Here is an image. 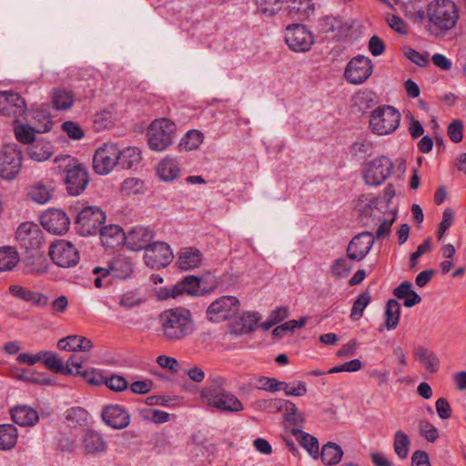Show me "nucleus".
Listing matches in <instances>:
<instances>
[{"label":"nucleus","instance_id":"obj_1","mask_svg":"<svg viewBox=\"0 0 466 466\" xmlns=\"http://www.w3.org/2000/svg\"><path fill=\"white\" fill-rule=\"evenodd\" d=\"M459 19L456 5L451 0H436L430 3L425 10H419L414 17L417 24H424L430 35L440 37L452 29Z\"/></svg>","mask_w":466,"mask_h":466},{"label":"nucleus","instance_id":"obj_2","mask_svg":"<svg viewBox=\"0 0 466 466\" xmlns=\"http://www.w3.org/2000/svg\"><path fill=\"white\" fill-rule=\"evenodd\" d=\"M159 324L162 336L168 342L182 340L195 330L190 310L181 307L163 311L159 315Z\"/></svg>","mask_w":466,"mask_h":466},{"label":"nucleus","instance_id":"obj_3","mask_svg":"<svg viewBox=\"0 0 466 466\" xmlns=\"http://www.w3.org/2000/svg\"><path fill=\"white\" fill-rule=\"evenodd\" d=\"M227 380L221 376L210 377L201 390V398L208 406L224 412H238L244 405L238 397L227 389Z\"/></svg>","mask_w":466,"mask_h":466},{"label":"nucleus","instance_id":"obj_4","mask_svg":"<svg viewBox=\"0 0 466 466\" xmlns=\"http://www.w3.org/2000/svg\"><path fill=\"white\" fill-rule=\"evenodd\" d=\"M54 169L64 176L66 188L70 196L80 195L89 183V176L85 165L70 155L56 157Z\"/></svg>","mask_w":466,"mask_h":466},{"label":"nucleus","instance_id":"obj_5","mask_svg":"<svg viewBox=\"0 0 466 466\" xmlns=\"http://www.w3.org/2000/svg\"><path fill=\"white\" fill-rule=\"evenodd\" d=\"M400 117V112L394 106H380L370 113V128L379 136L391 134L399 127Z\"/></svg>","mask_w":466,"mask_h":466},{"label":"nucleus","instance_id":"obj_6","mask_svg":"<svg viewBox=\"0 0 466 466\" xmlns=\"http://www.w3.org/2000/svg\"><path fill=\"white\" fill-rule=\"evenodd\" d=\"M15 239L20 248L31 257L37 255L46 245L42 228L34 222L20 224L15 232Z\"/></svg>","mask_w":466,"mask_h":466},{"label":"nucleus","instance_id":"obj_7","mask_svg":"<svg viewBox=\"0 0 466 466\" xmlns=\"http://www.w3.org/2000/svg\"><path fill=\"white\" fill-rule=\"evenodd\" d=\"M176 125L167 118L154 120L147 131L148 146L152 150H166L173 142Z\"/></svg>","mask_w":466,"mask_h":466},{"label":"nucleus","instance_id":"obj_8","mask_svg":"<svg viewBox=\"0 0 466 466\" xmlns=\"http://www.w3.org/2000/svg\"><path fill=\"white\" fill-rule=\"evenodd\" d=\"M106 221V214L96 206L83 208L75 221L76 230L83 237L96 235Z\"/></svg>","mask_w":466,"mask_h":466},{"label":"nucleus","instance_id":"obj_9","mask_svg":"<svg viewBox=\"0 0 466 466\" xmlns=\"http://www.w3.org/2000/svg\"><path fill=\"white\" fill-rule=\"evenodd\" d=\"M22 151L17 144H6L0 149V177L11 181L22 168Z\"/></svg>","mask_w":466,"mask_h":466},{"label":"nucleus","instance_id":"obj_10","mask_svg":"<svg viewBox=\"0 0 466 466\" xmlns=\"http://www.w3.org/2000/svg\"><path fill=\"white\" fill-rule=\"evenodd\" d=\"M393 167V163L388 157H375L366 163L363 169V179L369 186H380L390 177Z\"/></svg>","mask_w":466,"mask_h":466},{"label":"nucleus","instance_id":"obj_11","mask_svg":"<svg viewBox=\"0 0 466 466\" xmlns=\"http://www.w3.org/2000/svg\"><path fill=\"white\" fill-rule=\"evenodd\" d=\"M239 306V300L235 296H222L208 306L207 319L216 323L231 319L238 312Z\"/></svg>","mask_w":466,"mask_h":466},{"label":"nucleus","instance_id":"obj_12","mask_svg":"<svg viewBox=\"0 0 466 466\" xmlns=\"http://www.w3.org/2000/svg\"><path fill=\"white\" fill-rule=\"evenodd\" d=\"M119 147L114 143H105L99 147L93 157V167L96 174L107 175L118 166Z\"/></svg>","mask_w":466,"mask_h":466},{"label":"nucleus","instance_id":"obj_13","mask_svg":"<svg viewBox=\"0 0 466 466\" xmlns=\"http://www.w3.org/2000/svg\"><path fill=\"white\" fill-rule=\"evenodd\" d=\"M373 65L371 60L365 56L358 55L352 57L347 64L344 77L352 85L363 84L371 76Z\"/></svg>","mask_w":466,"mask_h":466},{"label":"nucleus","instance_id":"obj_14","mask_svg":"<svg viewBox=\"0 0 466 466\" xmlns=\"http://www.w3.org/2000/svg\"><path fill=\"white\" fill-rule=\"evenodd\" d=\"M285 42L295 52H307L314 44V37L306 25L292 24L285 31Z\"/></svg>","mask_w":466,"mask_h":466},{"label":"nucleus","instance_id":"obj_15","mask_svg":"<svg viewBox=\"0 0 466 466\" xmlns=\"http://www.w3.org/2000/svg\"><path fill=\"white\" fill-rule=\"evenodd\" d=\"M49 256L53 262L61 268H70L79 261V253L76 248L69 241L61 239L49 247Z\"/></svg>","mask_w":466,"mask_h":466},{"label":"nucleus","instance_id":"obj_16","mask_svg":"<svg viewBox=\"0 0 466 466\" xmlns=\"http://www.w3.org/2000/svg\"><path fill=\"white\" fill-rule=\"evenodd\" d=\"M26 111L25 99L16 92H0V114L13 117L14 123H18L19 118L24 116Z\"/></svg>","mask_w":466,"mask_h":466},{"label":"nucleus","instance_id":"obj_17","mask_svg":"<svg viewBox=\"0 0 466 466\" xmlns=\"http://www.w3.org/2000/svg\"><path fill=\"white\" fill-rule=\"evenodd\" d=\"M173 258L170 247L162 241L153 242L146 250L144 260L147 266L153 269L167 267Z\"/></svg>","mask_w":466,"mask_h":466},{"label":"nucleus","instance_id":"obj_18","mask_svg":"<svg viewBox=\"0 0 466 466\" xmlns=\"http://www.w3.org/2000/svg\"><path fill=\"white\" fill-rule=\"evenodd\" d=\"M374 244L372 233L364 231L359 233L350 241L347 248V258L350 260L360 261L370 252Z\"/></svg>","mask_w":466,"mask_h":466},{"label":"nucleus","instance_id":"obj_19","mask_svg":"<svg viewBox=\"0 0 466 466\" xmlns=\"http://www.w3.org/2000/svg\"><path fill=\"white\" fill-rule=\"evenodd\" d=\"M41 225L50 233L62 235L70 225V219L61 209H49L41 215Z\"/></svg>","mask_w":466,"mask_h":466},{"label":"nucleus","instance_id":"obj_20","mask_svg":"<svg viewBox=\"0 0 466 466\" xmlns=\"http://www.w3.org/2000/svg\"><path fill=\"white\" fill-rule=\"evenodd\" d=\"M154 231L148 227L137 226L126 234V247L133 251L147 250L153 243Z\"/></svg>","mask_w":466,"mask_h":466},{"label":"nucleus","instance_id":"obj_21","mask_svg":"<svg viewBox=\"0 0 466 466\" xmlns=\"http://www.w3.org/2000/svg\"><path fill=\"white\" fill-rule=\"evenodd\" d=\"M102 420L113 429L121 430L128 426L130 417L128 412L120 405H109L103 409Z\"/></svg>","mask_w":466,"mask_h":466},{"label":"nucleus","instance_id":"obj_22","mask_svg":"<svg viewBox=\"0 0 466 466\" xmlns=\"http://www.w3.org/2000/svg\"><path fill=\"white\" fill-rule=\"evenodd\" d=\"M98 232L100 233L101 242L106 248H115L126 242V234L118 225L110 224L101 227Z\"/></svg>","mask_w":466,"mask_h":466},{"label":"nucleus","instance_id":"obj_23","mask_svg":"<svg viewBox=\"0 0 466 466\" xmlns=\"http://www.w3.org/2000/svg\"><path fill=\"white\" fill-rule=\"evenodd\" d=\"M82 446L86 454L98 455L104 453L107 449V444L103 436L94 431L88 430L82 437Z\"/></svg>","mask_w":466,"mask_h":466},{"label":"nucleus","instance_id":"obj_24","mask_svg":"<svg viewBox=\"0 0 466 466\" xmlns=\"http://www.w3.org/2000/svg\"><path fill=\"white\" fill-rule=\"evenodd\" d=\"M10 415L15 423L24 427L33 426L39 420L37 411L26 405H18L12 408Z\"/></svg>","mask_w":466,"mask_h":466},{"label":"nucleus","instance_id":"obj_25","mask_svg":"<svg viewBox=\"0 0 466 466\" xmlns=\"http://www.w3.org/2000/svg\"><path fill=\"white\" fill-rule=\"evenodd\" d=\"M287 10L292 18L304 20L313 13L314 3L312 0H288Z\"/></svg>","mask_w":466,"mask_h":466},{"label":"nucleus","instance_id":"obj_26","mask_svg":"<svg viewBox=\"0 0 466 466\" xmlns=\"http://www.w3.org/2000/svg\"><path fill=\"white\" fill-rule=\"evenodd\" d=\"M110 275L116 279H126L129 278L133 272L132 261L122 255L115 257L108 265Z\"/></svg>","mask_w":466,"mask_h":466},{"label":"nucleus","instance_id":"obj_27","mask_svg":"<svg viewBox=\"0 0 466 466\" xmlns=\"http://www.w3.org/2000/svg\"><path fill=\"white\" fill-rule=\"evenodd\" d=\"M201 259V252L198 248L189 247L180 250L177 263L179 268L189 270L198 267Z\"/></svg>","mask_w":466,"mask_h":466},{"label":"nucleus","instance_id":"obj_28","mask_svg":"<svg viewBox=\"0 0 466 466\" xmlns=\"http://www.w3.org/2000/svg\"><path fill=\"white\" fill-rule=\"evenodd\" d=\"M318 30L322 34L335 33V37L340 38L342 33L345 32V25L343 21L337 16L324 15L318 20Z\"/></svg>","mask_w":466,"mask_h":466},{"label":"nucleus","instance_id":"obj_29","mask_svg":"<svg viewBox=\"0 0 466 466\" xmlns=\"http://www.w3.org/2000/svg\"><path fill=\"white\" fill-rule=\"evenodd\" d=\"M88 418L86 410L79 406L71 407L65 411V422L72 429L86 426Z\"/></svg>","mask_w":466,"mask_h":466},{"label":"nucleus","instance_id":"obj_30","mask_svg":"<svg viewBox=\"0 0 466 466\" xmlns=\"http://www.w3.org/2000/svg\"><path fill=\"white\" fill-rule=\"evenodd\" d=\"M33 121L37 133L49 132L54 125L50 111L46 106H41L34 110Z\"/></svg>","mask_w":466,"mask_h":466},{"label":"nucleus","instance_id":"obj_31","mask_svg":"<svg viewBox=\"0 0 466 466\" xmlns=\"http://www.w3.org/2000/svg\"><path fill=\"white\" fill-rule=\"evenodd\" d=\"M393 295L399 299H405L403 304L407 308H411L421 301L420 296L412 290V285L409 281H403L395 288L393 289Z\"/></svg>","mask_w":466,"mask_h":466},{"label":"nucleus","instance_id":"obj_32","mask_svg":"<svg viewBox=\"0 0 466 466\" xmlns=\"http://www.w3.org/2000/svg\"><path fill=\"white\" fill-rule=\"evenodd\" d=\"M53 107L58 111L67 110L72 107L75 102V96L72 91L66 88H55L51 94Z\"/></svg>","mask_w":466,"mask_h":466},{"label":"nucleus","instance_id":"obj_33","mask_svg":"<svg viewBox=\"0 0 466 466\" xmlns=\"http://www.w3.org/2000/svg\"><path fill=\"white\" fill-rule=\"evenodd\" d=\"M27 154L32 160L43 162L51 157L53 154V146L47 141H35L28 147Z\"/></svg>","mask_w":466,"mask_h":466},{"label":"nucleus","instance_id":"obj_34","mask_svg":"<svg viewBox=\"0 0 466 466\" xmlns=\"http://www.w3.org/2000/svg\"><path fill=\"white\" fill-rule=\"evenodd\" d=\"M157 174L164 181H172L180 174V165L175 158L166 157L157 167Z\"/></svg>","mask_w":466,"mask_h":466},{"label":"nucleus","instance_id":"obj_35","mask_svg":"<svg viewBox=\"0 0 466 466\" xmlns=\"http://www.w3.org/2000/svg\"><path fill=\"white\" fill-rule=\"evenodd\" d=\"M414 355L428 372L436 373L439 370L440 360L434 352L424 347H419L415 350Z\"/></svg>","mask_w":466,"mask_h":466},{"label":"nucleus","instance_id":"obj_36","mask_svg":"<svg viewBox=\"0 0 466 466\" xmlns=\"http://www.w3.org/2000/svg\"><path fill=\"white\" fill-rule=\"evenodd\" d=\"M45 354L44 364L49 370L63 374V375H74V370L68 366H65L63 361L58 358V355L52 351H42Z\"/></svg>","mask_w":466,"mask_h":466},{"label":"nucleus","instance_id":"obj_37","mask_svg":"<svg viewBox=\"0 0 466 466\" xmlns=\"http://www.w3.org/2000/svg\"><path fill=\"white\" fill-rule=\"evenodd\" d=\"M118 166L123 169H130L141 160V151L136 147L119 148Z\"/></svg>","mask_w":466,"mask_h":466},{"label":"nucleus","instance_id":"obj_38","mask_svg":"<svg viewBox=\"0 0 466 466\" xmlns=\"http://www.w3.org/2000/svg\"><path fill=\"white\" fill-rule=\"evenodd\" d=\"M293 436L299 444L307 450V451L314 458L319 457V441L317 438L299 429L292 430Z\"/></svg>","mask_w":466,"mask_h":466},{"label":"nucleus","instance_id":"obj_39","mask_svg":"<svg viewBox=\"0 0 466 466\" xmlns=\"http://www.w3.org/2000/svg\"><path fill=\"white\" fill-rule=\"evenodd\" d=\"M18 431L13 424L0 425V450L9 451L17 442Z\"/></svg>","mask_w":466,"mask_h":466},{"label":"nucleus","instance_id":"obj_40","mask_svg":"<svg viewBox=\"0 0 466 466\" xmlns=\"http://www.w3.org/2000/svg\"><path fill=\"white\" fill-rule=\"evenodd\" d=\"M400 317V305L396 299H389L385 307V327L388 330L398 327Z\"/></svg>","mask_w":466,"mask_h":466},{"label":"nucleus","instance_id":"obj_41","mask_svg":"<svg viewBox=\"0 0 466 466\" xmlns=\"http://www.w3.org/2000/svg\"><path fill=\"white\" fill-rule=\"evenodd\" d=\"M382 218V211L373 202L366 205L360 211V221L364 227H374Z\"/></svg>","mask_w":466,"mask_h":466},{"label":"nucleus","instance_id":"obj_42","mask_svg":"<svg viewBox=\"0 0 466 466\" xmlns=\"http://www.w3.org/2000/svg\"><path fill=\"white\" fill-rule=\"evenodd\" d=\"M342 455L343 451L338 444L328 442L322 447L320 458L324 464L335 465L341 461Z\"/></svg>","mask_w":466,"mask_h":466},{"label":"nucleus","instance_id":"obj_43","mask_svg":"<svg viewBox=\"0 0 466 466\" xmlns=\"http://www.w3.org/2000/svg\"><path fill=\"white\" fill-rule=\"evenodd\" d=\"M19 262V256L13 247L0 248V272L13 269Z\"/></svg>","mask_w":466,"mask_h":466},{"label":"nucleus","instance_id":"obj_44","mask_svg":"<svg viewBox=\"0 0 466 466\" xmlns=\"http://www.w3.org/2000/svg\"><path fill=\"white\" fill-rule=\"evenodd\" d=\"M203 141V135L198 130H189L180 139L179 147L186 151L197 148Z\"/></svg>","mask_w":466,"mask_h":466},{"label":"nucleus","instance_id":"obj_45","mask_svg":"<svg viewBox=\"0 0 466 466\" xmlns=\"http://www.w3.org/2000/svg\"><path fill=\"white\" fill-rule=\"evenodd\" d=\"M14 127L15 135L16 139L24 144H32L35 139V134L36 132V128L27 124H18Z\"/></svg>","mask_w":466,"mask_h":466},{"label":"nucleus","instance_id":"obj_46","mask_svg":"<svg viewBox=\"0 0 466 466\" xmlns=\"http://www.w3.org/2000/svg\"><path fill=\"white\" fill-rule=\"evenodd\" d=\"M258 12L266 15H275L282 7V0H254Z\"/></svg>","mask_w":466,"mask_h":466},{"label":"nucleus","instance_id":"obj_47","mask_svg":"<svg viewBox=\"0 0 466 466\" xmlns=\"http://www.w3.org/2000/svg\"><path fill=\"white\" fill-rule=\"evenodd\" d=\"M51 197L50 189L42 184L32 187L28 192V198L37 204L43 205L47 203L51 199Z\"/></svg>","mask_w":466,"mask_h":466},{"label":"nucleus","instance_id":"obj_48","mask_svg":"<svg viewBox=\"0 0 466 466\" xmlns=\"http://www.w3.org/2000/svg\"><path fill=\"white\" fill-rule=\"evenodd\" d=\"M351 264L346 258H339L330 265V273L336 279H341L348 276L351 270Z\"/></svg>","mask_w":466,"mask_h":466},{"label":"nucleus","instance_id":"obj_49","mask_svg":"<svg viewBox=\"0 0 466 466\" xmlns=\"http://www.w3.org/2000/svg\"><path fill=\"white\" fill-rule=\"evenodd\" d=\"M370 296L369 292H363L360 294L353 303L350 312V319L353 321L359 320L362 317L363 311L365 308L370 304Z\"/></svg>","mask_w":466,"mask_h":466},{"label":"nucleus","instance_id":"obj_50","mask_svg":"<svg viewBox=\"0 0 466 466\" xmlns=\"http://www.w3.org/2000/svg\"><path fill=\"white\" fill-rule=\"evenodd\" d=\"M410 443L408 435L402 431H398L395 433L394 451L400 459H404L408 456Z\"/></svg>","mask_w":466,"mask_h":466},{"label":"nucleus","instance_id":"obj_51","mask_svg":"<svg viewBox=\"0 0 466 466\" xmlns=\"http://www.w3.org/2000/svg\"><path fill=\"white\" fill-rule=\"evenodd\" d=\"M103 385L106 386L114 392H123L127 390L129 382L121 375L111 374L109 376H105V382Z\"/></svg>","mask_w":466,"mask_h":466},{"label":"nucleus","instance_id":"obj_52","mask_svg":"<svg viewBox=\"0 0 466 466\" xmlns=\"http://www.w3.org/2000/svg\"><path fill=\"white\" fill-rule=\"evenodd\" d=\"M74 375L81 376L85 381L94 386H101L105 382V375L95 369L74 371Z\"/></svg>","mask_w":466,"mask_h":466},{"label":"nucleus","instance_id":"obj_53","mask_svg":"<svg viewBox=\"0 0 466 466\" xmlns=\"http://www.w3.org/2000/svg\"><path fill=\"white\" fill-rule=\"evenodd\" d=\"M258 319L259 318L257 313H243L240 317L241 328L237 332L239 334H248L254 331Z\"/></svg>","mask_w":466,"mask_h":466},{"label":"nucleus","instance_id":"obj_54","mask_svg":"<svg viewBox=\"0 0 466 466\" xmlns=\"http://www.w3.org/2000/svg\"><path fill=\"white\" fill-rule=\"evenodd\" d=\"M281 390H284L286 396L301 397L307 393L308 389L306 383L301 380L293 383L283 381Z\"/></svg>","mask_w":466,"mask_h":466},{"label":"nucleus","instance_id":"obj_55","mask_svg":"<svg viewBox=\"0 0 466 466\" xmlns=\"http://www.w3.org/2000/svg\"><path fill=\"white\" fill-rule=\"evenodd\" d=\"M385 20L388 25L396 33L400 35H407L408 34V25L406 22L394 14H387Z\"/></svg>","mask_w":466,"mask_h":466},{"label":"nucleus","instance_id":"obj_56","mask_svg":"<svg viewBox=\"0 0 466 466\" xmlns=\"http://www.w3.org/2000/svg\"><path fill=\"white\" fill-rule=\"evenodd\" d=\"M122 192L127 195H137L143 190V182L136 177H127L122 183Z\"/></svg>","mask_w":466,"mask_h":466},{"label":"nucleus","instance_id":"obj_57","mask_svg":"<svg viewBox=\"0 0 466 466\" xmlns=\"http://www.w3.org/2000/svg\"><path fill=\"white\" fill-rule=\"evenodd\" d=\"M361 361L359 359H354L347 361L341 365L335 366L328 370L329 374L338 372H355L361 369Z\"/></svg>","mask_w":466,"mask_h":466},{"label":"nucleus","instance_id":"obj_58","mask_svg":"<svg viewBox=\"0 0 466 466\" xmlns=\"http://www.w3.org/2000/svg\"><path fill=\"white\" fill-rule=\"evenodd\" d=\"M185 288L186 294L198 296L200 294V279L195 276H187L180 280Z\"/></svg>","mask_w":466,"mask_h":466},{"label":"nucleus","instance_id":"obj_59","mask_svg":"<svg viewBox=\"0 0 466 466\" xmlns=\"http://www.w3.org/2000/svg\"><path fill=\"white\" fill-rule=\"evenodd\" d=\"M454 218V212L451 208H445L442 213V219L437 230L438 239H441L444 233L450 228Z\"/></svg>","mask_w":466,"mask_h":466},{"label":"nucleus","instance_id":"obj_60","mask_svg":"<svg viewBox=\"0 0 466 466\" xmlns=\"http://www.w3.org/2000/svg\"><path fill=\"white\" fill-rule=\"evenodd\" d=\"M394 221H395V214H390L389 218H383L379 222L380 225L376 231L374 238H376L380 239V238L387 237L390 233L391 226Z\"/></svg>","mask_w":466,"mask_h":466},{"label":"nucleus","instance_id":"obj_61","mask_svg":"<svg viewBox=\"0 0 466 466\" xmlns=\"http://www.w3.org/2000/svg\"><path fill=\"white\" fill-rule=\"evenodd\" d=\"M419 427L420 430V433L422 436L426 438L427 441L433 442L438 437V430L435 426H433L431 422L426 420H422L419 423Z\"/></svg>","mask_w":466,"mask_h":466},{"label":"nucleus","instance_id":"obj_62","mask_svg":"<svg viewBox=\"0 0 466 466\" xmlns=\"http://www.w3.org/2000/svg\"><path fill=\"white\" fill-rule=\"evenodd\" d=\"M143 302L136 291H127L123 294L119 300V305L126 309H132Z\"/></svg>","mask_w":466,"mask_h":466},{"label":"nucleus","instance_id":"obj_63","mask_svg":"<svg viewBox=\"0 0 466 466\" xmlns=\"http://www.w3.org/2000/svg\"><path fill=\"white\" fill-rule=\"evenodd\" d=\"M258 388L263 390L277 392L281 390L283 381H279L275 378L261 377L258 380Z\"/></svg>","mask_w":466,"mask_h":466},{"label":"nucleus","instance_id":"obj_64","mask_svg":"<svg viewBox=\"0 0 466 466\" xmlns=\"http://www.w3.org/2000/svg\"><path fill=\"white\" fill-rule=\"evenodd\" d=\"M448 135L454 143H459L463 137V125L461 120H453L448 127Z\"/></svg>","mask_w":466,"mask_h":466}]
</instances>
